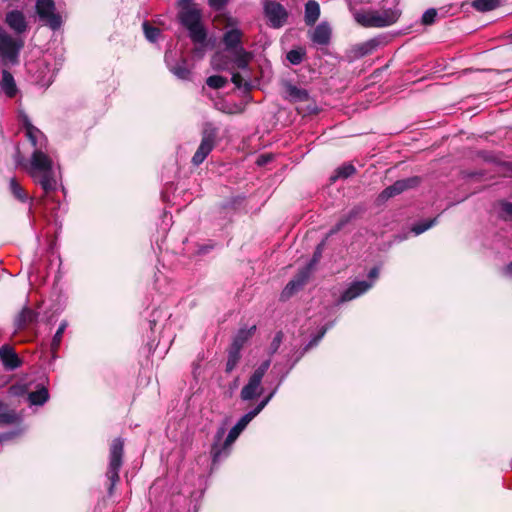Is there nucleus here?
Here are the masks:
<instances>
[{
  "label": "nucleus",
  "mask_w": 512,
  "mask_h": 512,
  "mask_svg": "<svg viewBox=\"0 0 512 512\" xmlns=\"http://www.w3.org/2000/svg\"><path fill=\"white\" fill-rule=\"evenodd\" d=\"M223 29L225 30L220 38L224 51L233 55V61L237 68L246 69L252 60L251 52L243 47L244 32L238 28L239 21L231 16H223Z\"/></svg>",
  "instance_id": "f257e3e1"
},
{
  "label": "nucleus",
  "mask_w": 512,
  "mask_h": 512,
  "mask_svg": "<svg viewBox=\"0 0 512 512\" xmlns=\"http://www.w3.org/2000/svg\"><path fill=\"white\" fill-rule=\"evenodd\" d=\"M177 19L188 31L189 38L194 44L204 45L208 32L202 21L203 12L194 0H177Z\"/></svg>",
  "instance_id": "f03ea898"
},
{
  "label": "nucleus",
  "mask_w": 512,
  "mask_h": 512,
  "mask_svg": "<svg viewBox=\"0 0 512 512\" xmlns=\"http://www.w3.org/2000/svg\"><path fill=\"white\" fill-rule=\"evenodd\" d=\"M124 440L117 437L112 440L109 447V464L106 477L109 481L107 492L109 496L114 494L116 484L120 481L119 471L123 465Z\"/></svg>",
  "instance_id": "7ed1b4c3"
},
{
  "label": "nucleus",
  "mask_w": 512,
  "mask_h": 512,
  "mask_svg": "<svg viewBox=\"0 0 512 512\" xmlns=\"http://www.w3.org/2000/svg\"><path fill=\"white\" fill-rule=\"evenodd\" d=\"M218 132V128L215 127L213 123L207 122L204 124L201 132L200 145L191 160L194 166H199L202 164L210 152L214 149L218 138Z\"/></svg>",
  "instance_id": "20e7f679"
},
{
  "label": "nucleus",
  "mask_w": 512,
  "mask_h": 512,
  "mask_svg": "<svg viewBox=\"0 0 512 512\" xmlns=\"http://www.w3.org/2000/svg\"><path fill=\"white\" fill-rule=\"evenodd\" d=\"M23 47L22 39L13 38L0 26V57L5 64H18L19 54Z\"/></svg>",
  "instance_id": "39448f33"
},
{
  "label": "nucleus",
  "mask_w": 512,
  "mask_h": 512,
  "mask_svg": "<svg viewBox=\"0 0 512 512\" xmlns=\"http://www.w3.org/2000/svg\"><path fill=\"white\" fill-rule=\"evenodd\" d=\"M399 13L388 9L382 12H366L356 15L357 22L363 27H387L397 22Z\"/></svg>",
  "instance_id": "423d86ee"
},
{
  "label": "nucleus",
  "mask_w": 512,
  "mask_h": 512,
  "mask_svg": "<svg viewBox=\"0 0 512 512\" xmlns=\"http://www.w3.org/2000/svg\"><path fill=\"white\" fill-rule=\"evenodd\" d=\"M36 13L39 19L53 31L58 30L62 25V18L55 13V3L53 0H37Z\"/></svg>",
  "instance_id": "0eeeda50"
},
{
  "label": "nucleus",
  "mask_w": 512,
  "mask_h": 512,
  "mask_svg": "<svg viewBox=\"0 0 512 512\" xmlns=\"http://www.w3.org/2000/svg\"><path fill=\"white\" fill-rule=\"evenodd\" d=\"M264 14L269 20L270 26L275 29L283 27L289 16L285 7L274 0L265 1Z\"/></svg>",
  "instance_id": "6e6552de"
},
{
  "label": "nucleus",
  "mask_w": 512,
  "mask_h": 512,
  "mask_svg": "<svg viewBox=\"0 0 512 512\" xmlns=\"http://www.w3.org/2000/svg\"><path fill=\"white\" fill-rule=\"evenodd\" d=\"M421 182V178L418 176H412L406 179H400L395 181L392 185L386 187L380 194V201H387L388 199L403 193L408 189L417 187Z\"/></svg>",
  "instance_id": "1a4fd4ad"
},
{
  "label": "nucleus",
  "mask_w": 512,
  "mask_h": 512,
  "mask_svg": "<svg viewBox=\"0 0 512 512\" xmlns=\"http://www.w3.org/2000/svg\"><path fill=\"white\" fill-rule=\"evenodd\" d=\"M53 169L52 159L43 152V149H35L31 155L30 161V175L33 179H36L37 172H43Z\"/></svg>",
  "instance_id": "9d476101"
},
{
  "label": "nucleus",
  "mask_w": 512,
  "mask_h": 512,
  "mask_svg": "<svg viewBox=\"0 0 512 512\" xmlns=\"http://www.w3.org/2000/svg\"><path fill=\"white\" fill-rule=\"evenodd\" d=\"M4 22L17 35H21L28 30V22L21 10L14 9L8 11Z\"/></svg>",
  "instance_id": "9b49d317"
},
{
  "label": "nucleus",
  "mask_w": 512,
  "mask_h": 512,
  "mask_svg": "<svg viewBox=\"0 0 512 512\" xmlns=\"http://www.w3.org/2000/svg\"><path fill=\"white\" fill-rule=\"evenodd\" d=\"M0 360L7 371L15 370L23 364V360L9 344L0 347Z\"/></svg>",
  "instance_id": "f8f14e48"
},
{
  "label": "nucleus",
  "mask_w": 512,
  "mask_h": 512,
  "mask_svg": "<svg viewBox=\"0 0 512 512\" xmlns=\"http://www.w3.org/2000/svg\"><path fill=\"white\" fill-rule=\"evenodd\" d=\"M281 86L285 93V98L292 103L307 102L310 98L306 89L297 87L289 80H283Z\"/></svg>",
  "instance_id": "ddd939ff"
},
{
  "label": "nucleus",
  "mask_w": 512,
  "mask_h": 512,
  "mask_svg": "<svg viewBox=\"0 0 512 512\" xmlns=\"http://www.w3.org/2000/svg\"><path fill=\"white\" fill-rule=\"evenodd\" d=\"M254 415L251 411L243 415L238 422L229 431L224 443L223 448L231 446L238 438L240 433L246 428V426L254 419Z\"/></svg>",
  "instance_id": "4468645a"
},
{
  "label": "nucleus",
  "mask_w": 512,
  "mask_h": 512,
  "mask_svg": "<svg viewBox=\"0 0 512 512\" xmlns=\"http://www.w3.org/2000/svg\"><path fill=\"white\" fill-rule=\"evenodd\" d=\"M372 287V284L367 281H356L350 284V286L341 294L339 301L348 302L360 295L367 292Z\"/></svg>",
  "instance_id": "2eb2a0df"
},
{
  "label": "nucleus",
  "mask_w": 512,
  "mask_h": 512,
  "mask_svg": "<svg viewBox=\"0 0 512 512\" xmlns=\"http://www.w3.org/2000/svg\"><path fill=\"white\" fill-rule=\"evenodd\" d=\"M261 382L262 379L252 374L248 380V383L241 390V399L247 401L260 396L263 390L261 387Z\"/></svg>",
  "instance_id": "dca6fc26"
},
{
  "label": "nucleus",
  "mask_w": 512,
  "mask_h": 512,
  "mask_svg": "<svg viewBox=\"0 0 512 512\" xmlns=\"http://www.w3.org/2000/svg\"><path fill=\"white\" fill-rule=\"evenodd\" d=\"M332 30L327 22L318 24L311 36L313 43L321 46H326L331 41Z\"/></svg>",
  "instance_id": "f3484780"
},
{
  "label": "nucleus",
  "mask_w": 512,
  "mask_h": 512,
  "mask_svg": "<svg viewBox=\"0 0 512 512\" xmlns=\"http://www.w3.org/2000/svg\"><path fill=\"white\" fill-rule=\"evenodd\" d=\"M34 181L42 187L45 194H49L50 192L55 191L57 188V180L55 178L53 169L37 172V177L34 179Z\"/></svg>",
  "instance_id": "a211bd4d"
},
{
  "label": "nucleus",
  "mask_w": 512,
  "mask_h": 512,
  "mask_svg": "<svg viewBox=\"0 0 512 512\" xmlns=\"http://www.w3.org/2000/svg\"><path fill=\"white\" fill-rule=\"evenodd\" d=\"M0 87H1L2 91L4 92V94L8 98H11V99L16 97V95L19 91L13 75L6 69L2 70V78L0 81Z\"/></svg>",
  "instance_id": "6ab92c4d"
},
{
  "label": "nucleus",
  "mask_w": 512,
  "mask_h": 512,
  "mask_svg": "<svg viewBox=\"0 0 512 512\" xmlns=\"http://www.w3.org/2000/svg\"><path fill=\"white\" fill-rule=\"evenodd\" d=\"M38 313L31 308L25 307L19 313L15 320V326L18 330H24L33 323L37 322Z\"/></svg>",
  "instance_id": "aec40b11"
},
{
  "label": "nucleus",
  "mask_w": 512,
  "mask_h": 512,
  "mask_svg": "<svg viewBox=\"0 0 512 512\" xmlns=\"http://www.w3.org/2000/svg\"><path fill=\"white\" fill-rule=\"evenodd\" d=\"M320 16V5L315 0H309L305 4L304 20L306 25L313 26Z\"/></svg>",
  "instance_id": "412c9836"
},
{
  "label": "nucleus",
  "mask_w": 512,
  "mask_h": 512,
  "mask_svg": "<svg viewBox=\"0 0 512 512\" xmlns=\"http://www.w3.org/2000/svg\"><path fill=\"white\" fill-rule=\"evenodd\" d=\"M255 331H256L255 325H253L249 329H245V328L239 329L237 334L234 336L230 347L242 350V348L244 347L246 342L254 335Z\"/></svg>",
  "instance_id": "4be33fe9"
},
{
  "label": "nucleus",
  "mask_w": 512,
  "mask_h": 512,
  "mask_svg": "<svg viewBox=\"0 0 512 512\" xmlns=\"http://www.w3.org/2000/svg\"><path fill=\"white\" fill-rule=\"evenodd\" d=\"M168 67L170 72H172L177 78L181 80H190L191 71L187 67V60L185 58H181L173 65L168 63Z\"/></svg>",
  "instance_id": "5701e85b"
},
{
  "label": "nucleus",
  "mask_w": 512,
  "mask_h": 512,
  "mask_svg": "<svg viewBox=\"0 0 512 512\" xmlns=\"http://www.w3.org/2000/svg\"><path fill=\"white\" fill-rule=\"evenodd\" d=\"M49 399V392L45 386H39L37 390L28 394V400L32 405L41 406Z\"/></svg>",
  "instance_id": "b1692460"
},
{
  "label": "nucleus",
  "mask_w": 512,
  "mask_h": 512,
  "mask_svg": "<svg viewBox=\"0 0 512 512\" xmlns=\"http://www.w3.org/2000/svg\"><path fill=\"white\" fill-rule=\"evenodd\" d=\"M328 330V326L325 325L323 327H321V329L319 330V332L305 345V347L303 348L302 352L300 353V355L295 359L294 363L292 364V367H294V365L300 361V359L308 352L310 351L313 347L317 346L318 343L322 340V338L325 336L326 332Z\"/></svg>",
  "instance_id": "393cba45"
},
{
  "label": "nucleus",
  "mask_w": 512,
  "mask_h": 512,
  "mask_svg": "<svg viewBox=\"0 0 512 512\" xmlns=\"http://www.w3.org/2000/svg\"><path fill=\"white\" fill-rule=\"evenodd\" d=\"M224 434H225L224 427H220L215 434V441L211 447V455L213 458V462L218 461L219 458L221 457L222 453L228 449V448H223V445L221 446L219 444V442L222 440Z\"/></svg>",
  "instance_id": "a878e982"
},
{
  "label": "nucleus",
  "mask_w": 512,
  "mask_h": 512,
  "mask_svg": "<svg viewBox=\"0 0 512 512\" xmlns=\"http://www.w3.org/2000/svg\"><path fill=\"white\" fill-rule=\"evenodd\" d=\"M241 359V350L232 348L229 346L227 350V362L225 366V372L230 374L238 365Z\"/></svg>",
  "instance_id": "bb28decb"
},
{
  "label": "nucleus",
  "mask_w": 512,
  "mask_h": 512,
  "mask_svg": "<svg viewBox=\"0 0 512 512\" xmlns=\"http://www.w3.org/2000/svg\"><path fill=\"white\" fill-rule=\"evenodd\" d=\"M9 190L18 201L24 203L28 200V194L26 190L20 185L17 178L12 177L9 180Z\"/></svg>",
  "instance_id": "cd10ccee"
},
{
  "label": "nucleus",
  "mask_w": 512,
  "mask_h": 512,
  "mask_svg": "<svg viewBox=\"0 0 512 512\" xmlns=\"http://www.w3.org/2000/svg\"><path fill=\"white\" fill-rule=\"evenodd\" d=\"M356 168L351 163H345L335 170V174L330 177V181L334 183L337 179H347L356 173Z\"/></svg>",
  "instance_id": "c85d7f7f"
},
{
  "label": "nucleus",
  "mask_w": 512,
  "mask_h": 512,
  "mask_svg": "<svg viewBox=\"0 0 512 512\" xmlns=\"http://www.w3.org/2000/svg\"><path fill=\"white\" fill-rule=\"evenodd\" d=\"M26 137L35 149L41 150L46 147L47 138H46L45 134L37 127L35 128V132L31 131V135L26 136Z\"/></svg>",
  "instance_id": "c756f323"
},
{
  "label": "nucleus",
  "mask_w": 512,
  "mask_h": 512,
  "mask_svg": "<svg viewBox=\"0 0 512 512\" xmlns=\"http://www.w3.org/2000/svg\"><path fill=\"white\" fill-rule=\"evenodd\" d=\"M363 213V209L359 206H355L352 209H350L347 213L343 214L339 220L338 223L343 229L347 224L351 223L352 221L358 219Z\"/></svg>",
  "instance_id": "7c9ffc66"
},
{
  "label": "nucleus",
  "mask_w": 512,
  "mask_h": 512,
  "mask_svg": "<svg viewBox=\"0 0 512 512\" xmlns=\"http://www.w3.org/2000/svg\"><path fill=\"white\" fill-rule=\"evenodd\" d=\"M67 327V323L66 322H62L56 333L54 334L53 338H52V341H51V345H50V350H51V353L53 355V357L56 356V353L61 345V342H62V337H63V334L65 332V329Z\"/></svg>",
  "instance_id": "2f4dec72"
},
{
  "label": "nucleus",
  "mask_w": 512,
  "mask_h": 512,
  "mask_svg": "<svg viewBox=\"0 0 512 512\" xmlns=\"http://www.w3.org/2000/svg\"><path fill=\"white\" fill-rule=\"evenodd\" d=\"M500 5L499 0H474L472 7L480 12H488L496 9Z\"/></svg>",
  "instance_id": "473e14b6"
},
{
  "label": "nucleus",
  "mask_w": 512,
  "mask_h": 512,
  "mask_svg": "<svg viewBox=\"0 0 512 512\" xmlns=\"http://www.w3.org/2000/svg\"><path fill=\"white\" fill-rule=\"evenodd\" d=\"M312 270L313 269L310 268L308 265H305L303 268L298 270V272L292 278V280H294L297 283V285H299V286H301V288H303V286L308 282V280L311 276Z\"/></svg>",
  "instance_id": "72a5a7b5"
},
{
  "label": "nucleus",
  "mask_w": 512,
  "mask_h": 512,
  "mask_svg": "<svg viewBox=\"0 0 512 512\" xmlns=\"http://www.w3.org/2000/svg\"><path fill=\"white\" fill-rule=\"evenodd\" d=\"M306 52L303 48L292 49L286 54L287 60L293 65H299L305 58Z\"/></svg>",
  "instance_id": "f704fd0d"
},
{
  "label": "nucleus",
  "mask_w": 512,
  "mask_h": 512,
  "mask_svg": "<svg viewBox=\"0 0 512 512\" xmlns=\"http://www.w3.org/2000/svg\"><path fill=\"white\" fill-rule=\"evenodd\" d=\"M301 288V286L297 285V283L294 280H290L284 289L281 292L280 299L282 301L288 300L290 297H292L296 292H298Z\"/></svg>",
  "instance_id": "c9c22d12"
},
{
  "label": "nucleus",
  "mask_w": 512,
  "mask_h": 512,
  "mask_svg": "<svg viewBox=\"0 0 512 512\" xmlns=\"http://www.w3.org/2000/svg\"><path fill=\"white\" fill-rule=\"evenodd\" d=\"M228 80L221 75H212L206 79V84L212 89H221L226 86Z\"/></svg>",
  "instance_id": "e433bc0d"
},
{
  "label": "nucleus",
  "mask_w": 512,
  "mask_h": 512,
  "mask_svg": "<svg viewBox=\"0 0 512 512\" xmlns=\"http://www.w3.org/2000/svg\"><path fill=\"white\" fill-rule=\"evenodd\" d=\"M143 30H144L145 37L150 42H155L161 33L159 28H157L155 26H151L147 21L143 23Z\"/></svg>",
  "instance_id": "4c0bfd02"
},
{
  "label": "nucleus",
  "mask_w": 512,
  "mask_h": 512,
  "mask_svg": "<svg viewBox=\"0 0 512 512\" xmlns=\"http://www.w3.org/2000/svg\"><path fill=\"white\" fill-rule=\"evenodd\" d=\"M326 239H323L315 248L313 256L309 263L307 264L310 268L314 269V266L320 261L322 258V253L325 249Z\"/></svg>",
  "instance_id": "58836bf2"
},
{
  "label": "nucleus",
  "mask_w": 512,
  "mask_h": 512,
  "mask_svg": "<svg viewBox=\"0 0 512 512\" xmlns=\"http://www.w3.org/2000/svg\"><path fill=\"white\" fill-rule=\"evenodd\" d=\"M436 222H437V218H433V219H429L427 221L417 223V224L413 225V227L411 228V231L413 233H415L416 235H419V234L427 231L428 229H430L432 226H434L436 224Z\"/></svg>",
  "instance_id": "ea45409f"
},
{
  "label": "nucleus",
  "mask_w": 512,
  "mask_h": 512,
  "mask_svg": "<svg viewBox=\"0 0 512 512\" xmlns=\"http://www.w3.org/2000/svg\"><path fill=\"white\" fill-rule=\"evenodd\" d=\"M231 81L238 89L244 88L245 92H250L252 90V84L248 81H244L243 77L238 72L232 75Z\"/></svg>",
  "instance_id": "a19ab883"
},
{
  "label": "nucleus",
  "mask_w": 512,
  "mask_h": 512,
  "mask_svg": "<svg viewBox=\"0 0 512 512\" xmlns=\"http://www.w3.org/2000/svg\"><path fill=\"white\" fill-rule=\"evenodd\" d=\"M500 207V218L505 222H512V203L508 201H502L500 203Z\"/></svg>",
  "instance_id": "79ce46f5"
},
{
  "label": "nucleus",
  "mask_w": 512,
  "mask_h": 512,
  "mask_svg": "<svg viewBox=\"0 0 512 512\" xmlns=\"http://www.w3.org/2000/svg\"><path fill=\"white\" fill-rule=\"evenodd\" d=\"M283 338H284V333L282 331H278L275 334V336L272 339V341L269 345V348H268L269 355H273L278 351V349L283 341Z\"/></svg>",
  "instance_id": "37998d69"
},
{
  "label": "nucleus",
  "mask_w": 512,
  "mask_h": 512,
  "mask_svg": "<svg viewBox=\"0 0 512 512\" xmlns=\"http://www.w3.org/2000/svg\"><path fill=\"white\" fill-rule=\"evenodd\" d=\"M240 201L241 199L238 197L229 198L220 204V209L222 211L236 210L238 205L240 204Z\"/></svg>",
  "instance_id": "c03bdc74"
},
{
  "label": "nucleus",
  "mask_w": 512,
  "mask_h": 512,
  "mask_svg": "<svg viewBox=\"0 0 512 512\" xmlns=\"http://www.w3.org/2000/svg\"><path fill=\"white\" fill-rule=\"evenodd\" d=\"M437 17V10L434 8H430L424 12L422 15V24L423 25H432L435 22Z\"/></svg>",
  "instance_id": "a18cd8bd"
},
{
  "label": "nucleus",
  "mask_w": 512,
  "mask_h": 512,
  "mask_svg": "<svg viewBox=\"0 0 512 512\" xmlns=\"http://www.w3.org/2000/svg\"><path fill=\"white\" fill-rule=\"evenodd\" d=\"M20 120H21V123H22L23 128L25 129V134H26V136H30V135H31V131H32V132H33V131L35 132V128H36V126H34V125L31 123V121H30V119H29V117H28V115H27V114H25V113H21V115H20Z\"/></svg>",
  "instance_id": "49530a36"
},
{
  "label": "nucleus",
  "mask_w": 512,
  "mask_h": 512,
  "mask_svg": "<svg viewBox=\"0 0 512 512\" xmlns=\"http://www.w3.org/2000/svg\"><path fill=\"white\" fill-rule=\"evenodd\" d=\"M8 391L10 395L20 397L27 393V386L20 383L13 384Z\"/></svg>",
  "instance_id": "de8ad7c7"
},
{
  "label": "nucleus",
  "mask_w": 512,
  "mask_h": 512,
  "mask_svg": "<svg viewBox=\"0 0 512 512\" xmlns=\"http://www.w3.org/2000/svg\"><path fill=\"white\" fill-rule=\"evenodd\" d=\"M270 364H271V361L270 359L268 360H265L263 361L256 369L255 371L252 373L254 376L260 378V379H263L265 373L267 372V370L269 369L270 367Z\"/></svg>",
  "instance_id": "09e8293b"
},
{
  "label": "nucleus",
  "mask_w": 512,
  "mask_h": 512,
  "mask_svg": "<svg viewBox=\"0 0 512 512\" xmlns=\"http://www.w3.org/2000/svg\"><path fill=\"white\" fill-rule=\"evenodd\" d=\"M275 391L276 390H273L269 395H267L253 410H251V412L253 413V415L256 417L264 408L265 406L269 403V401L272 399V397L274 396L275 394Z\"/></svg>",
  "instance_id": "8fccbe9b"
},
{
  "label": "nucleus",
  "mask_w": 512,
  "mask_h": 512,
  "mask_svg": "<svg viewBox=\"0 0 512 512\" xmlns=\"http://www.w3.org/2000/svg\"><path fill=\"white\" fill-rule=\"evenodd\" d=\"M16 416L13 412L0 413V426L15 423Z\"/></svg>",
  "instance_id": "3c124183"
},
{
  "label": "nucleus",
  "mask_w": 512,
  "mask_h": 512,
  "mask_svg": "<svg viewBox=\"0 0 512 512\" xmlns=\"http://www.w3.org/2000/svg\"><path fill=\"white\" fill-rule=\"evenodd\" d=\"M229 0H208V5L215 11L222 10Z\"/></svg>",
  "instance_id": "603ef678"
},
{
  "label": "nucleus",
  "mask_w": 512,
  "mask_h": 512,
  "mask_svg": "<svg viewBox=\"0 0 512 512\" xmlns=\"http://www.w3.org/2000/svg\"><path fill=\"white\" fill-rule=\"evenodd\" d=\"M342 228L341 226L339 225V223L337 222L331 229L330 231L327 233L326 237L324 239H328L329 237H331L332 235L338 233L339 231H341Z\"/></svg>",
  "instance_id": "864d4df0"
},
{
  "label": "nucleus",
  "mask_w": 512,
  "mask_h": 512,
  "mask_svg": "<svg viewBox=\"0 0 512 512\" xmlns=\"http://www.w3.org/2000/svg\"><path fill=\"white\" fill-rule=\"evenodd\" d=\"M378 276H379V269L377 267H373L368 273V277L371 279H376Z\"/></svg>",
  "instance_id": "5fc2aeb1"
},
{
  "label": "nucleus",
  "mask_w": 512,
  "mask_h": 512,
  "mask_svg": "<svg viewBox=\"0 0 512 512\" xmlns=\"http://www.w3.org/2000/svg\"><path fill=\"white\" fill-rule=\"evenodd\" d=\"M504 275L512 277V261L504 268Z\"/></svg>",
  "instance_id": "6e6d98bb"
},
{
  "label": "nucleus",
  "mask_w": 512,
  "mask_h": 512,
  "mask_svg": "<svg viewBox=\"0 0 512 512\" xmlns=\"http://www.w3.org/2000/svg\"><path fill=\"white\" fill-rule=\"evenodd\" d=\"M268 160H269L268 157L261 155L257 162H258V164H262V163H266Z\"/></svg>",
  "instance_id": "4d7b16f0"
},
{
  "label": "nucleus",
  "mask_w": 512,
  "mask_h": 512,
  "mask_svg": "<svg viewBox=\"0 0 512 512\" xmlns=\"http://www.w3.org/2000/svg\"><path fill=\"white\" fill-rule=\"evenodd\" d=\"M5 408V404L3 401L0 400V410H3Z\"/></svg>",
  "instance_id": "13d9d810"
}]
</instances>
